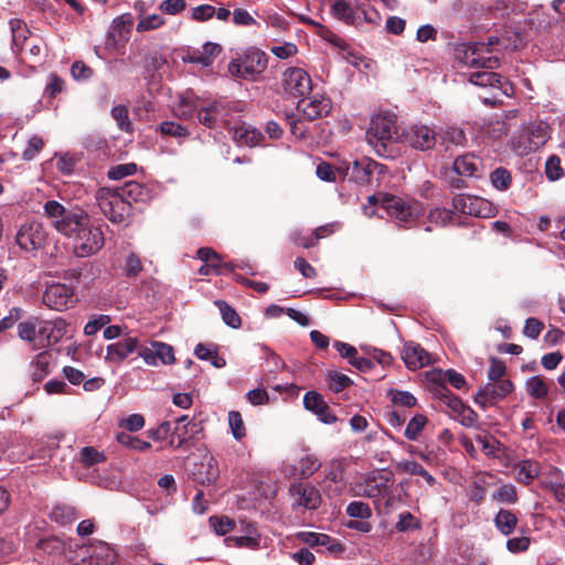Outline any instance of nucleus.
Masks as SVG:
<instances>
[{
    "instance_id": "nucleus-50",
    "label": "nucleus",
    "mask_w": 565,
    "mask_h": 565,
    "mask_svg": "<svg viewBox=\"0 0 565 565\" xmlns=\"http://www.w3.org/2000/svg\"><path fill=\"white\" fill-rule=\"evenodd\" d=\"M507 132H508L507 124L499 116L491 118L484 128V134L492 139H499Z\"/></svg>"
},
{
    "instance_id": "nucleus-60",
    "label": "nucleus",
    "mask_w": 565,
    "mask_h": 565,
    "mask_svg": "<svg viewBox=\"0 0 565 565\" xmlns=\"http://www.w3.org/2000/svg\"><path fill=\"white\" fill-rule=\"evenodd\" d=\"M163 23L164 19L160 14H150L140 19L136 26V30L138 32L156 30L163 25Z\"/></svg>"
},
{
    "instance_id": "nucleus-37",
    "label": "nucleus",
    "mask_w": 565,
    "mask_h": 565,
    "mask_svg": "<svg viewBox=\"0 0 565 565\" xmlns=\"http://www.w3.org/2000/svg\"><path fill=\"white\" fill-rule=\"evenodd\" d=\"M39 547L49 554L64 553L67 561L68 556H75V551H72L71 546L68 547V551H66L65 542L60 540L58 537H49L41 540L39 542Z\"/></svg>"
},
{
    "instance_id": "nucleus-45",
    "label": "nucleus",
    "mask_w": 565,
    "mask_h": 565,
    "mask_svg": "<svg viewBox=\"0 0 565 565\" xmlns=\"http://www.w3.org/2000/svg\"><path fill=\"white\" fill-rule=\"evenodd\" d=\"M81 461L86 467H92L94 465L106 461V456L104 452L98 451L92 446H86L81 449L79 452Z\"/></svg>"
},
{
    "instance_id": "nucleus-59",
    "label": "nucleus",
    "mask_w": 565,
    "mask_h": 565,
    "mask_svg": "<svg viewBox=\"0 0 565 565\" xmlns=\"http://www.w3.org/2000/svg\"><path fill=\"white\" fill-rule=\"evenodd\" d=\"M65 83L55 73H51L47 77L44 94L50 98L56 97L57 94L64 90Z\"/></svg>"
},
{
    "instance_id": "nucleus-57",
    "label": "nucleus",
    "mask_w": 565,
    "mask_h": 565,
    "mask_svg": "<svg viewBox=\"0 0 565 565\" xmlns=\"http://www.w3.org/2000/svg\"><path fill=\"white\" fill-rule=\"evenodd\" d=\"M216 534L225 535L235 527V522L228 516H211L209 520Z\"/></svg>"
},
{
    "instance_id": "nucleus-10",
    "label": "nucleus",
    "mask_w": 565,
    "mask_h": 565,
    "mask_svg": "<svg viewBox=\"0 0 565 565\" xmlns=\"http://www.w3.org/2000/svg\"><path fill=\"white\" fill-rule=\"evenodd\" d=\"M513 390L514 385L510 380L489 382L478 388L473 399L482 409H487L505 398Z\"/></svg>"
},
{
    "instance_id": "nucleus-29",
    "label": "nucleus",
    "mask_w": 565,
    "mask_h": 565,
    "mask_svg": "<svg viewBox=\"0 0 565 565\" xmlns=\"http://www.w3.org/2000/svg\"><path fill=\"white\" fill-rule=\"evenodd\" d=\"M515 479L525 486L530 484L541 471V465L535 460H522L514 466Z\"/></svg>"
},
{
    "instance_id": "nucleus-12",
    "label": "nucleus",
    "mask_w": 565,
    "mask_h": 565,
    "mask_svg": "<svg viewBox=\"0 0 565 565\" xmlns=\"http://www.w3.org/2000/svg\"><path fill=\"white\" fill-rule=\"evenodd\" d=\"M282 89L288 97H305L312 89L311 78L302 68H287L282 74Z\"/></svg>"
},
{
    "instance_id": "nucleus-23",
    "label": "nucleus",
    "mask_w": 565,
    "mask_h": 565,
    "mask_svg": "<svg viewBox=\"0 0 565 565\" xmlns=\"http://www.w3.org/2000/svg\"><path fill=\"white\" fill-rule=\"evenodd\" d=\"M227 115V106L218 100L211 103L206 107H202L198 113V119L205 127L213 128L218 121L226 122Z\"/></svg>"
},
{
    "instance_id": "nucleus-39",
    "label": "nucleus",
    "mask_w": 565,
    "mask_h": 565,
    "mask_svg": "<svg viewBox=\"0 0 565 565\" xmlns=\"http://www.w3.org/2000/svg\"><path fill=\"white\" fill-rule=\"evenodd\" d=\"M437 137H439L440 143L445 145L447 148L449 146H461L466 141L463 130L455 127L441 130L437 134Z\"/></svg>"
},
{
    "instance_id": "nucleus-56",
    "label": "nucleus",
    "mask_w": 565,
    "mask_h": 565,
    "mask_svg": "<svg viewBox=\"0 0 565 565\" xmlns=\"http://www.w3.org/2000/svg\"><path fill=\"white\" fill-rule=\"evenodd\" d=\"M10 29L12 32V42L15 46H22L26 40V25L19 19H12L10 21Z\"/></svg>"
},
{
    "instance_id": "nucleus-64",
    "label": "nucleus",
    "mask_w": 565,
    "mask_h": 565,
    "mask_svg": "<svg viewBox=\"0 0 565 565\" xmlns=\"http://www.w3.org/2000/svg\"><path fill=\"white\" fill-rule=\"evenodd\" d=\"M428 218L431 223L445 226L452 220V211L448 209H434L429 212Z\"/></svg>"
},
{
    "instance_id": "nucleus-2",
    "label": "nucleus",
    "mask_w": 565,
    "mask_h": 565,
    "mask_svg": "<svg viewBox=\"0 0 565 565\" xmlns=\"http://www.w3.org/2000/svg\"><path fill=\"white\" fill-rule=\"evenodd\" d=\"M268 58L257 47H248L242 55L228 63V72L233 77L255 81L267 68Z\"/></svg>"
},
{
    "instance_id": "nucleus-8",
    "label": "nucleus",
    "mask_w": 565,
    "mask_h": 565,
    "mask_svg": "<svg viewBox=\"0 0 565 565\" xmlns=\"http://www.w3.org/2000/svg\"><path fill=\"white\" fill-rule=\"evenodd\" d=\"M548 138V125L544 121L533 122L524 128L514 146V149L520 154H526L544 146Z\"/></svg>"
},
{
    "instance_id": "nucleus-49",
    "label": "nucleus",
    "mask_w": 565,
    "mask_h": 565,
    "mask_svg": "<svg viewBox=\"0 0 565 565\" xmlns=\"http://www.w3.org/2000/svg\"><path fill=\"white\" fill-rule=\"evenodd\" d=\"M215 305L222 313L224 322L233 328L241 326V318L237 312L224 300H216Z\"/></svg>"
},
{
    "instance_id": "nucleus-4",
    "label": "nucleus",
    "mask_w": 565,
    "mask_h": 565,
    "mask_svg": "<svg viewBox=\"0 0 565 565\" xmlns=\"http://www.w3.org/2000/svg\"><path fill=\"white\" fill-rule=\"evenodd\" d=\"M73 234V252L77 257H88L100 250L105 244L104 233L100 226L90 224L88 215L83 225Z\"/></svg>"
},
{
    "instance_id": "nucleus-7",
    "label": "nucleus",
    "mask_w": 565,
    "mask_h": 565,
    "mask_svg": "<svg viewBox=\"0 0 565 565\" xmlns=\"http://www.w3.org/2000/svg\"><path fill=\"white\" fill-rule=\"evenodd\" d=\"M115 559V552L103 542L79 546L75 550V556H68L71 565H111Z\"/></svg>"
},
{
    "instance_id": "nucleus-32",
    "label": "nucleus",
    "mask_w": 565,
    "mask_h": 565,
    "mask_svg": "<svg viewBox=\"0 0 565 565\" xmlns=\"http://www.w3.org/2000/svg\"><path fill=\"white\" fill-rule=\"evenodd\" d=\"M454 207L463 214H470L476 216H481V211L479 206L481 204H486L482 200L478 198H471L466 195H457L452 200Z\"/></svg>"
},
{
    "instance_id": "nucleus-6",
    "label": "nucleus",
    "mask_w": 565,
    "mask_h": 565,
    "mask_svg": "<svg viewBox=\"0 0 565 565\" xmlns=\"http://www.w3.org/2000/svg\"><path fill=\"white\" fill-rule=\"evenodd\" d=\"M96 200L100 211L111 223H122L130 214L129 204L116 190L102 188L96 193Z\"/></svg>"
},
{
    "instance_id": "nucleus-43",
    "label": "nucleus",
    "mask_w": 565,
    "mask_h": 565,
    "mask_svg": "<svg viewBox=\"0 0 565 565\" xmlns=\"http://www.w3.org/2000/svg\"><path fill=\"white\" fill-rule=\"evenodd\" d=\"M321 467V462L313 455H306L303 458L299 460L298 463V472L301 478H309L312 476L319 468Z\"/></svg>"
},
{
    "instance_id": "nucleus-33",
    "label": "nucleus",
    "mask_w": 565,
    "mask_h": 565,
    "mask_svg": "<svg viewBox=\"0 0 565 565\" xmlns=\"http://www.w3.org/2000/svg\"><path fill=\"white\" fill-rule=\"evenodd\" d=\"M330 13L333 18L343 21L347 24H354L356 14L351 4L347 1H335L330 4Z\"/></svg>"
},
{
    "instance_id": "nucleus-58",
    "label": "nucleus",
    "mask_w": 565,
    "mask_h": 565,
    "mask_svg": "<svg viewBox=\"0 0 565 565\" xmlns=\"http://www.w3.org/2000/svg\"><path fill=\"white\" fill-rule=\"evenodd\" d=\"M484 483L486 475L478 476L477 479L473 481V486L469 492V499L477 505L481 504L484 501Z\"/></svg>"
},
{
    "instance_id": "nucleus-17",
    "label": "nucleus",
    "mask_w": 565,
    "mask_h": 565,
    "mask_svg": "<svg viewBox=\"0 0 565 565\" xmlns=\"http://www.w3.org/2000/svg\"><path fill=\"white\" fill-rule=\"evenodd\" d=\"M190 476L201 486H211L220 477V470L215 458L211 455L202 457L201 461L194 462L190 470Z\"/></svg>"
},
{
    "instance_id": "nucleus-1",
    "label": "nucleus",
    "mask_w": 565,
    "mask_h": 565,
    "mask_svg": "<svg viewBox=\"0 0 565 565\" xmlns=\"http://www.w3.org/2000/svg\"><path fill=\"white\" fill-rule=\"evenodd\" d=\"M44 214L52 226L65 236H73L76 228L83 225L87 214L78 209H66L57 201L50 200L44 203Z\"/></svg>"
},
{
    "instance_id": "nucleus-53",
    "label": "nucleus",
    "mask_w": 565,
    "mask_h": 565,
    "mask_svg": "<svg viewBox=\"0 0 565 565\" xmlns=\"http://www.w3.org/2000/svg\"><path fill=\"white\" fill-rule=\"evenodd\" d=\"M388 396L393 404L411 408L416 405V397L408 392L390 390Z\"/></svg>"
},
{
    "instance_id": "nucleus-38",
    "label": "nucleus",
    "mask_w": 565,
    "mask_h": 565,
    "mask_svg": "<svg viewBox=\"0 0 565 565\" xmlns=\"http://www.w3.org/2000/svg\"><path fill=\"white\" fill-rule=\"evenodd\" d=\"M50 518L54 522L70 524L77 519V513L75 508L71 505L60 504L53 508L50 513Z\"/></svg>"
},
{
    "instance_id": "nucleus-36",
    "label": "nucleus",
    "mask_w": 565,
    "mask_h": 565,
    "mask_svg": "<svg viewBox=\"0 0 565 565\" xmlns=\"http://www.w3.org/2000/svg\"><path fill=\"white\" fill-rule=\"evenodd\" d=\"M349 358V363L356 367L361 372H369L372 370L376 363L382 364L385 362L386 358L391 355H380L376 359V355L365 356V355H347Z\"/></svg>"
},
{
    "instance_id": "nucleus-35",
    "label": "nucleus",
    "mask_w": 565,
    "mask_h": 565,
    "mask_svg": "<svg viewBox=\"0 0 565 565\" xmlns=\"http://www.w3.org/2000/svg\"><path fill=\"white\" fill-rule=\"evenodd\" d=\"M469 82L480 87H497L501 83V76L494 72L476 71L470 74Z\"/></svg>"
},
{
    "instance_id": "nucleus-25",
    "label": "nucleus",
    "mask_w": 565,
    "mask_h": 565,
    "mask_svg": "<svg viewBox=\"0 0 565 565\" xmlns=\"http://www.w3.org/2000/svg\"><path fill=\"white\" fill-rule=\"evenodd\" d=\"M454 170L461 177L480 178L482 172V162L473 154H465L455 160Z\"/></svg>"
},
{
    "instance_id": "nucleus-61",
    "label": "nucleus",
    "mask_w": 565,
    "mask_h": 565,
    "mask_svg": "<svg viewBox=\"0 0 565 565\" xmlns=\"http://www.w3.org/2000/svg\"><path fill=\"white\" fill-rule=\"evenodd\" d=\"M545 173L550 181H556L562 178L564 170L561 166V160L556 156H552L545 163Z\"/></svg>"
},
{
    "instance_id": "nucleus-15",
    "label": "nucleus",
    "mask_w": 565,
    "mask_h": 565,
    "mask_svg": "<svg viewBox=\"0 0 565 565\" xmlns=\"http://www.w3.org/2000/svg\"><path fill=\"white\" fill-rule=\"evenodd\" d=\"M172 353L173 348L159 341H149L147 344H140L137 338L127 337L117 344H110L107 353Z\"/></svg>"
},
{
    "instance_id": "nucleus-47",
    "label": "nucleus",
    "mask_w": 565,
    "mask_h": 565,
    "mask_svg": "<svg viewBox=\"0 0 565 565\" xmlns=\"http://www.w3.org/2000/svg\"><path fill=\"white\" fill-rule=\"evenodd\" d=\"M439 399L441 403H444L451 412L452 416L455 417L459 412L462 411V408L466 406L462 401L454 395L449 390L443 388L439 392Z\"/></svg>"
},
{
    "instance_id": "nucleus-27",
    "label": "nucleus",
    "mask_w": 565,
    "mask_h": 565,
    "mask_svg": "<svg viewBox=\"0 0 565 565\" xmlns=\"http://www.w3.org/2000/svg\"><path fill=\"white\" fill-rule=\"evenodd\" d=\"M296 537L299 542L310 546H326L329 551L342 550L340 543L332 540L329 535L323 533H315V532H299L296 534Z\"/></svg>"
},
{
    "instance_id": "nucleus-46",
    "label": "nucleus",
    "mask_w": 565,
    "mask_h": 565,
    "mask_svg": "<svg viewBox=\"0 0 565 565\" xmlns=\"http://www.w3.org/2000/svg\"><path fill=\"white\" fill-rule=\"evenodd\" d=\"M228 425L232 431L233 437L236 440H241L246 435L245 424L243 422V417L239 412L231 411L228 413Z\"/></svg>"
},
{
    "instance_id": "nucleus-14",
    "label": "nucleus",
    "mask_w": 565,
    "mask_h": 565,
    "mask_svg": "<svg viewBox=\"0 0 565 565\" xmlns=\"http://www.w3.org/2000/svg\"><path fill=\"white\" fill-rule=\"evenodd\" d=\"M465 65L475 68L493 70L499 66V57L491 54L489 45L476 43L469 45L461 57Z\"/></svg>"
},
{
    "instance_id": "nucleus-34",
    "label": "nucleus",
    "mask_w": 565,
    "mask_h": 565,
    "mask_svg": "<svg viewBox=\"0 0 565 565\" xmlns=\"http://www.w3.org/2000/svg\"><path fill=\"white\" fill-rule=\"evenodd\" d=\"M39 331V318L32 317L25 321H21L18 323L17 332L18 337L30 343H38V332Z\"/></svg>"
},
{
    "instance_id": "nucleus-24",
    "label": "nucleus",
    "mask_w": 565,
    "mask_h": 565,
    "mask_svg": "<svg viewBox=\"0 0 565 565\" xmlns=\"http://www.w3.org/2000/svg\"><path fill=\"white\" fill-rule=\"evenodd\" d=\"M383 206L388 215L401 222H409L414 220L416 215L413 207L398 196H385Z\"/></svg>"
},
{
    "instance_id": "nucleus-42",
    "label": "nucleus",
    "mask_w": 565,
    "mask_h": 565,
    "mask_svg": "<svg viewBox=\"0 0 565 565\" xmlns=\"http://www.w3.org/2000/svg\"><path fill=\"white\" fill-rule=\"evenodd\" d=\"M116 439L119 444L130 449L146 451L151 448L150 443L141 440L138 437L131 436L127 433H118L116 435Z\"/></svg>"
},
{
    "instance_id": "nucleus-16",
    "label": "nucleus",
    "mask_w": 565,
    "mask_h": 565,
    "mask_svg": "<svg viewBox=\"0 0 565 565\" xmlns=\"http://www.w3.org/2000/svg\"><path fill=\"white\" fill-rule=\"evenodd\" d=\"M404 141L413 149L427 151L435 147L437 132L427 125H413L404 132Z\"/></svg>"
},
{
    "instance_id": "nucleus-9",
    "label": "nucleus",
    "mask_w": 565,
    "mask_h": 565,
    "mask_svg": "<svg viewBox=\"0 0 565 565\" xmlns=\"http://www.w3.org/2000/svg\"><path fill=\"white\" fill-rule=\"evenodd\" d=\"M376 167V161L371 158H362L351 162L343 161L337 167V171L347 180L365 185L371 183L372 168Z\"/></svg>"
},
{
    "instance_id": "nucleus-52",
    "label": "nucleus",
    "mask_w": 565,
    "mask_h": 565,
    "mask_svg": "<svg viewBox=\"0 0 565 565\" xmlns=\"http://www.w3.org/2000/svg\"><path fill=\"white\" fill-rule=\"evenodd\" d=\"M402 359L407 369L413 371L422 369L437 361L435 355H402Z\"/></svg>"
},
{
    "instance_id": "nucleus-3",
    "label": "nucleus",
    "mask_w": 565,
    "mask_h": 565,
    "mask_svg": "<svg viewBox=\"0 0 565 565\" xmlns=\"http://www.w3.org/2000/svg\"><path fill=\"white\" fill-rule=\"evenodd\" d=\"M394 480L385 473L374 471L363 476L351 487L353 495L372 499L379 514H382V497L387 495L388 487H393Z\"/></svg>"
},
{
    "instance_id": "nucleus-13",
    "label": "nucleus",
    "mask_w": 565,
    "mask_h": 565,
    "mask_svg": "<svg viewBox=\"0 0 565 565\" xmlns=\"http://www.w3.org/2000/svg\"><path fill=\"white\" fill-rule=\"evenodd\" d=\"M75 302L74 289L66 284L49 285L43 294V303L56 311L66 310Z\"/></svg>"
},
{
    "instance_id": "nucleus-19",
    "label": "nucleus",
    "mask_w": 565,
    "mask_h": 565,
    "mask_svg": "<svg viewBox=\"0 0 565 565\" xmlns=\"http://www.w3.org/2000/svg\"><path fill=\"white\" fill-rule=\"evenodd\" d=\"M222 52V46L217 43L206 42L202 50L199 49H188L185 53L182 55V62L199 64L203 67H209L214 63L215 57H217Z\"/></svg>"
},
{
    "instance_id": "nucleus-28",
    "label": "nucleus",
    "mask_w": 565,
    "mask_h": 565,
    "mask_svg": "<svg viewBox=\"0 0 565 565\" xmlns=\"http://www.w3.org/2000/svg\"><path fill=\"white\" fill-rule=\"evenodd\" d=\"M232 138L239 146L254 147L260 142L263 135L257 129L242 124L234 127Z\"/></svg>"
},
{
    "instance_id": "nucleus-5",
    "label": "nucleus",
    "mask_w": 565,
    "mask_h": 565,
    "mask_svg": "<svg viewBox=\"0 0 565 565\" xmlns=\"http://www.w3.org/2000/svg\"><path fill=\"white\" fill-rule=\"evenodd\" d=\"M396 131V121L392 116L375 115L366 130V141L379 156H385L387 145L393 140Z\"/></svg>"
},
{
    "instance_id": "nucleus-20",
    "label": "nucleus",
    "mask_w": 565,
    "mask_h": 565,
    "mask_svg": "<svg viewBox=\"0 0 565 565\" xmlns=\"http://www.w3.org/2000/svg\"><path fill=\"white\" fill-rule=\"evenodd\" d=\"M289 491L299 507L316 510L321 504L319 490L309 483H295L290 487Z\"/></svg>"
},
{
    "instance_id": "nucleus-54",
    "label": "nucleus",
    "mask_w": 565,
    "mask_h": 565,
    "mask_svg": "<svg viewBox=\"0 0 565 565\" xmlns=\"http://www.w3.org/2000/svg\"><path fill=\"white\" fill-rule=\"evenodd\" d=\"M352 384V381L349 376L342 373L338 372H330L328 374V385L329 388L334 392L339 393L343 391L345 387L350 386Z\"/></svg>"
},
{
    "instance_id": "nucleus-48",
    "label": "nucleus",
    "mask_w": 565,
    "mask_h": 565,
    "mask_svg": "<svg viewBox=\"0 0 565 565\" xmlns=\"http://www.w3.org/2000/svg\"><path fill=\"white\" fill-rule=\"evenodd\" d=\"M159 130L162 135L171 136L179 139H185L190 134L186 127L174 121L161 122L159 126Z\"/></svg>"
},
{
    "instance_id": "nucleus-44",
    "label": "nucleus",
    "mask_w": 565,
    "mask_h": 565,
    "mask_svg": "<svg viewBox=\"0 0 565 565\" xmlns=\"http://www.w3.org/2000/svg\"><path fill=\"white\" fill-rule=\"evenodd\" d=\"M516 488L513 484H503L492 494V500L500 503L514 504L518 501Z\"/></svg>"
},
{
    "instance_id": "nucleus-21",
    "label": "nucleus",
    "mask_w": 565,
    "mask_h": 565,
    "mask_svg": "<svg viewBox=\"0 0 565 565\" xmlns=\"http://www.w3.org/2000/svg\"><path fill=\"white\" fill-rule=\"evenodd\" d=\"M303 405L307 411L316 414L324 424H333L338 420L337 416L331 413L322 395L316 391H309L305 394Z\"/></svg>"
},
{
    "instance_id": "nucleus-55",
    "label": "nucleus",
    "mask_w": 565,
    "mask_h": 565,
    "mask_svg": "<svg viewBox=\"0 0 565 565\" xmlns=\"http://www.w3.org/2000/svg\"><path fill=\"white\" fill-rule=\"evenodd\" d=\"M347 514L351 518L367 520L372 516L369 504L361 501H353L347 507Z\"/></svg>"
},
{
    "instance_id": "nucleus-30",
    "label": "nucleus",
    "mask_w": 565,
    "mask_h": 565,
    "mask_svg": "<svg viewBox=\"0 0 565 565\" xmlns=\"http://www.w3.org/2000/svg\"><path fill=\"white\" fill-rule=\"evenodd\" d=\"M225 543L228 547L257 550L260 544V535L255 529H250L246 535L226 537Z\"/></svg>"
},
{
    "instance_id": "nucleus-22",
    "label": "nucleus",
    "mask_w": 565,
    "mask_h": 565,
    "mask_svg": "<svg viewBox=\"0 0 565 565\" xmlns=\"http://www.w3.org/2000/svg\"><path fill=\"white\" fill-rule=\"evenodd\" d=\"M331 109V102L323 96H313L312 98H301L298 103V110H300L307 118L316 119L329 114Z\"/></svg>"
},
{
    "instance_id": "nucleus-31",
    "label": "nucleus",
    "mask_w": 565,
    "mask_h": 565,
    "mask_svg": "<svg viewBox=\"0 0 565 565\" xmlns=\"http://www.w3.org/2000/svg\"><path fill=\"white\" fill-rule=\"evenodd\" d=\"M494 525L501 534L510 535L515 531L518 518L512 511L500 509L494 516Z\"/></svg>"
},
{
    "instance_id": "nucleus-62",
    "label": "nucleus",
    "mask_w": 565,
    "mask_h": 565,
    "mask_svg": "<svg viewBox=\"0 0 565 565\" xmlns=\"http://www.w3.org/2000/svg\"><path fill=\"white\" fill-rule=\"evenodd\" d=\"M24 315L23 309L13 307L9 313L0 320V333L11 329Z\"/></svg>"
},
{
    "instance_id": "nucleus-26",
    "label": "nucleus",
    "mask_w": 565,
    "mask_h": 565,
    "mask_svg": "<svg viewBox=\"0 0 565 565\" xmlns=\"http://www.w3.org/2000/svg\"><path fill=\"white\" fill-rule=\"evenodd\" d=\"M116 192L124 201H127L129 210L132 203L146 202L149 198L148 190L142 184L134 181L126 182L121 188L116 189Z\"/></svg>"
},
{
    "instance_id": "nucleus-41",
    "label": "nucleus",
    "mask_w": 565,
    "mask_h": 565,
    "mask_svg": "<svg viewBox=\"0 0 565 565\" xmlns=\"http://www.w3.org/2000/svg\"><path fill=\"white\" fill-rule=\"evenodd\" d=\"M427 424V417L422 414H416L407 424L405 428V437L408 440H416L420 436L423 429Z\"/></svg>"
},
{
    "instance_id": "nucleus-40",
    "label": "nucleus",
    "mask_w": 565,
    "mask_h": 565,
    "mask_svg": "<svg viewBox=\"0 0 565 565\" xmlns=\"http://www.w3.org/2000/svg\"><path fill=\"white\" fill-rule=\"evenodd\" d=\"M527 394L536 399H543L548 394V384L541 376H532L525 384Z\"/></svg>"
},
{
    "instance_id": "nucleus-63",
    "label": "nucleus",
    "mask_w": 565,
    "mask_h": 565,
    "mask_svg": "<svg viewBox=\"0 0 565 565\" xmlns=\"http://www.w3.org/2000/svg\"><path fill=\"white\" fill-rule=\"evenodd\" d=\"M490 362H491V365L488 371L489 381L490 382L504 381L505 379H503V376L505 375V372H507L505 364L497 358H491Z\"/></svg>"
},
{
    "instance_id": "nucleus-51",
    "label": "nucleus",
    "mask_w": 565,
    "mask_h": 565,
    "mask_svg": "<svg viewBox=\"0 0 565 565\" xmlns=\"http://www.w3.org/2000/svg\"><path fill=\"white\" fill-rule=\"evenodd\" d=\"M490 180L492 185L500 190L505 191L511 185V174L510 172L504 168H497L490 175Z\"/></svg>"
},
{
    "instance_id": "nucleus-11",
    "label": "nucleus",
    "mask_w": 565,
    "mask_h": 565,
    "mask_svg": "<svg viewBox=\"0 0 565 565\" xmlns=\"http://www.w3.org/2000/svg\"><path fill=\"white\" fill-rule=\"evenodd\" d=\"M46 236L45 228L40 222L30 221L20 226L15 235V242L20 248L32 252L45 245Z\"/></svg>"
},
{
    "instance_id": "nucleus-18",
    "label": "nucleus",
    "mask_w": 565,
    "mask_h": 565,
    "mask_svg": "<svg viewBox=\"0 0 565 565\" xmlns=\"http://www.w3.org/2000/svg\"><path fill=\"white\" fill-rule=\"evenodd\" d=\"M66 323L63 319L41 320L39 318L38 343L42 347L55 344L65 334Z\"/></svg>"
}]
</instances>
